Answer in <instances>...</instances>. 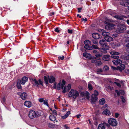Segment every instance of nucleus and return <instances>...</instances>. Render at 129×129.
<instances>
[{
  "label": "nucleus",
  "mask_w": 129,
  "mask_h": 129,
  "mask_svg": "<svg viewBox=\"0 0 129 129\" xmlns=\"http://www.w3.org/2000/svg\"><path fill=\"white\" fill-rule=\"evenodd\" d=\"M25 105L28 108H29L31 106L32 103L29 101H26L24 103Z\"/></svg>",
  "instance_id": "obj_14"
},
{
  "label": "nucleus",
  "mask_w": 129,
  "mask_h": 129,
  "mask_svg": "<svg viewBox=\"0 0 129 129\" xmlns=\"http://www.w3.org/2000/svg\"><path fill=\"white\" fill-rule=\"evenodd\" d=\"M126 29V27L124 25L120 24L118 25L117 28L116 32L117 34L123 33Z\"/></svg>",
  "instance_id": "obj_3"
},
{
  "label": "nucleus",
  "mask_w": 129,
  "mask_h": 129,
  "mask_svg": "<svg viewBox=\"0 0 129 129\" xmlns=\"http://www.w3.org/2000/svg\"><path fill=\"white\" fill-rule=\"evenodd\" d=\"M125 41L126 42H129V37H127L125 39Z\"/></svg>",
  "instance_id": "obj_60"
},
{
  "label": "nucleus",
  "mask_w": 129,
  "mask_h": 129,
  "mask_svg": "<svg viewBox=\"0 0 129 129\" xmlns=\"http://www.w3.org/2000/svg\"><path fill=\"white\" fill-rule=\"evenodd\" d=\"M53 113V114L55 115H57V113L56 112V111L55 110H54L52 111Z\"/></svg>",
  "instance_id": "obj_54"
},
{
  "label": "nucleus",
  "mask_w": 129,
  "mask_h": 129,
  "mask_svg": "<svg viewBox=\"0 0 129 129\" xmlns=\"http://www.w3.org/2000/svg\"><path fill=\"white\" fill-rule=\"evenodd\" d=\"M43 104L47 106L48 107H49V105L48 104V100H46L44 101L43 102Z\"/></svg>",
  "instance_id": "obj_34"
},
{
  "label": "nucleus",
  "mask_w": 129,
  "mask_h": 129,
  "mask_svg": "<svg viewBox=\"0 0 129 129\" xmlns=\"http://www.w3.org/2000/svg\"><path fill=\"white\" fill-rule=\"evenodd\" d=\"M125 66L124 65L121 64L120 66V69L121 70H123L125 68Z\"/></svg>",
  "instance_id": "obj_39"
},
{
  "label": "nucleus",
  "mask_w": 129,
  "mask_h": 129,
  "mask_svg": "<svg viewBox=\"0 0 129 129\" xmlns=\"http://www.w3.org/2000/svg\"><path fill=\"white\" fill-rule=\"evenodd\" d=\"M48 126L49 127L51 128L54 127V124L50 123H48Z\"/></svg>",
  "instance_id": "obj_37"
},
{
  "label": "nucleus",
  "mask_w": 129,
  "mask_h": 129,
  "mask_svg": "<svg viewBox=\"0 0 129 129\" xmlns=\"http://www.w3.org/2000/svg\"><path fill=\"white\" fill-rule=\"evenodd\" d=\"M105 99L103 98H102L99 100V103L100 105H103L105 103Z\"/></svg>",
  "instance_id": "obj_24"
},
{
  "label": "nucleus",
  "mask_w": 129,
  "mask_h": 129,
  "mask_svg": "<svg viewBox=\"0 0 129 129\" xmlns=\"http://www.w3.org/2000/svg\"><path fill=\"white\" fill-rule=\"evenodd\" d=\"M100 44L102 47L104 48L106 50H108L109 48V46L107 44L105 40H102L99 42Z\"/></svg>",
  "instance_id": "obj_5"
},
{
  "label": "nucleus",
  "mask_w": 129,
  "mask_h": 129,
  "mask_svg": "<svg viewBox=\"0 0 129 129\" xmlns=\"http://www.w3.org/2000/svg\"><path fill=\"white\" fill-rule=\"evenodd\" d=\"M112 62L115 65H118L117 61H116V59L113 60H112Z\"/></svg>",
  "instance_id": "obj_48"
},
{
  "label": "nucleus",
  "mask_w": 129,
  "mask_h": 129,
  "mask_svg": "<svg viewBox=\"0 0 129 129\" xmlns=\"http://www.w3.org/2000/svg\"><path fill=\"white\" fill-rule=\"evenodd\" d=\"M28 80V78L27 77L25 76H24L20 80H19V81L21 84H24L25 82L27 81Z\"/></svg>",
  "instance_id": "obj_11"
},
{
  "label": "nucleus",
  "mask_w": 129,
  "mask_h": 129,
  "mask_svg": "<svg viewBox=\"0 0 129 129\" xmlns=\"http://www.w3.org/2000/svg\"><path fill=\"white\" fill-rule=\"evenodd\" d=\"M112 37L114 38H115L117 37L118 36V35L116 34H114L112 35Z\"/></svg>",
  "instance_id": "obj_50"
},
{
  "label": "nucleus",
  "mask_w": 129,
  "mask_h": 129,
  "mask_svg": "<svg viewBox=\"0 0 129 129\" xmlns=\"http://www.w3.org/2000/svg\"><path fill=\"white\" fill-rule=\"evenodd\" d=\"M92 37L95 39H99L100 37V35L98 33H94L92 34Z\"/></svg>",
  "instance_id": "obj_16"
},
{
  "label": "nucleus",
  "mask_w": 129,
  "mask_h": 129,
  "mask_svg": "<svg viewBox=\"0 0 129 129\" xmlns=\"http://www.w3.org/2000/svg\"><path fill=\"white\" fill-rule=\"evenodd\" d=\"M110 56L108 55H105L102 57V59L105 61H108L109 59Z\"/></svg>",
  "instance_id": "obj_19"
},
{
  "label": "nucleus",
  "mask_w": 129,
  "mask_h": 129,
  "mask_svg": "<svg viewBox=\"0 0 129 129\" xmlns=\"http://www.w3.org/2000/svg\"><path fill=\"white\" fill-rule=\"evenodd\" d=\"M55 31L57 33H59L60 31L58 27H57L55 28Z\"/></svg>",
  "instance_id": "obj_55"
},
{
  "label": "nucleus",
  "mask_w": 129,
  "mask_h": 129,
  "mask_svg": "<svg viewBox=\"0 0 129 129\" xmlns=\"http://www.w3.org/2000/svg\"><path fill=\"white\" fill-rule=\"evenodd\" d=\"M114 83L116 84L119 87H120L121 85L120 83H118L117 82H115Z\"/></svg>",
  "instance_id": "obj_51"
},
{
  "label": "nucleus",
  "mask_w": 129,
  "mask_h": 129,
  "mask_svg": "<svg viewBox=\"0 0 129 129\" xmlns=\"http://www.w3.org/2000/svg\"><path fill=\"white\" fill-rule=\"evenodd\" d=\"M114 25L112 23H108L105 26V28L106 29H113L114 28Z\"/></svg>",
  "instance_id": "obj_10"
},
{
  "label": "nucleus",
  "mask_w": 129,
  "mask_h": 129,
  "mask_svg": "<svg viewBox=\"0 0 129 129\" xmlns=\"http://www.w3.org/2000/svg\"><path fill=\"white\" fill-rule=\"evenodd\" d=\"M89 93L88 92H86L85 93V96L86 98L87 99H89Z\"/></svg>",
  "instance_id": "obj_42"
},
{
  "label": "nucleus",
  "mask_w": 129,
  "mask_h": 129,
  "mask_svg": "<svg viewBox=\"0 0 129 129\" xmlns=\"http://www.w3.org/2000/svg\"><path fill=\"white\" fill-rule=\"evenodd\" d=\"M84 43L85 45H90L91 44L90 41L88 40L85 41Z\"/></svg>",
  "instance_id": "obj_32"
},
{
  "label": "nucleus",
  "mask_w": 129,
  "mask_h": 129,
  "mask_svg": "<svg viewBox=\"0 0 129 129\" xmlns=\"http://www.w3.org/2000/svg\"><path fill=\"white\" fill-rule=\"evenodd\" d=\"M92 43L94 44H98V41L96 39H93L92 40Z\"/></svg>",
  "instance_id": "obj_36"
},
{
  "label": "nucleus",
  "mask_w": 129,
  "mask_h": 129,
  "mask_svg": "<svg viewBox=\"0 0 129 129\" xmlns=\"http://www.w3.org/2000/svg\"><path fill=\"white\" fill-rule=\"evenodd\" d=\"M20 83V82H19V80H18L17 84L16 86L19 89H21L22 88Z\"/></svg>",
  "instance_id": "obj_28"
},
{
  "label": "nucleus",
  "mask_w": 129,
  "mask_h": 129,
  "mask_svg": "<svg viewBox=\"0 0 129 129\" xmlns=\"http://www.w3.org/2000/svg\"><path fill=\"white\" fill-rule=\"evenodd\" d=\"M68 32L69 34H72L73 33V30L72 29L70 30L68 29Z\"/></svg>",
  "instance_id": "obj_56"
},
{
  "label": "nucleus",
  "mask_w": 129,
  "mask_h": 129,
  "mask_svg": "<svg viewBox=\"0 0 129 129\" xmlns=\"http://www.w3.org/2000/svg\"><path fill=\"white\" fill-rule=\"evenodd\" d=\"M116 61H117V64H121L122 63V61L121 60L118 58L116 59Z\"/></svg>",
  "instance_id": "obj_40"
},
{
  "label": "nucleus",
  "mask_w": 129,
  "mask_h": 129,
  "mask_svg": "<svg viewBox=\"0 0 129 129\" xmlns=\"http://www.w3.org/2000/svg\"><path fill=\"white\" fill-rule=\"evenodd\" d=\"M114 17L118 20H124L122 15H115L114 16Z\"/></svg>",
  "instance_id": "obj_23"
},
{
  "label": "nucleus",
  "mask_w": 129,
  "mask_h": 129,
  "mask_svg": "<svg viewBox=\"0 0 129 129\" xmlns=\"http://www.w3.org/2000/svg\"><path fill=\"white\" fill-rule=\"evenodd\" d=\"M101 52L104 53H107V51L105 50L104 49V48H102L101 49Z\"/></svg>",
  "instance_id": "obj_43"
},
{
  "label": "nucleus",
  "mask_w": 129,
  "mask_h": 129,
  "mask_svg": "<svg viewBox=\"0 0 129 129\" xmlns=\"http://www.w3.org/2000/svg\"><path fill=\"white\" fill-rule=\"evenodd\" d=\"M101 32H102V35L103 36L106 37L110 35V33L105 31V30L103 29H101Z\"/></svg>",
  "instance_id": "obj_18"
},
{
  "label": "nucleus",
  "mask_w": 129,
  "mask_h": 129,
  "mask_svg": "<svg viewBox=\"0 0 129 129\" xmlns=\"http://www.w3.org/2000/svg\"><path fill=\"white\" fill-rule=\"evenodd\" d=\"M105 40L108 42H110L113 40V38L109 35L105 37Z\"/></svg>",
  "instance_id": "obj_15"
},
{
  "label": "nucleus",
  "mask_w": 129,
  "mask_h": 129,
  "mask_svg": "<svg viewBox=\"0 0 129 129\" xmlns=\"http://www.w3.org/2000/svg\"><path fill=\"white\" fill-rule=\"evenodd\" d=\"M70 113V111H68L65 114V115L67 116V117H68Z\"/></svg>",
  "instance_id": "obj_52"
},
{
  "label": "nucleus",
  "mask_w": 129,
  "mask_h": 129,
  "mask_svg": "<svg viewBox=\"0 0 129 129\" xmlns=\"http://www.w3.org/2000/svg\"><path fill=\"white\" fill-rule=\"evenodd\" d=\"M95 56L96 57H101L102 55L98 53L95 55Z\"/></svg>",
  "instance_id": "obj_49"
},
{
  "label": "nucleus",
  "mask_w": 129,
  "mask_h": 129,
  "mask_svg": "<svg viewBox=\"0 0 129 129\" xmlns=\"http://www.w3.org/2000/svg\"><path fill=\"white\" fill-rule=\"evenodd\" d=\"M120 97L121 99L122 102L124 103H125V100L123 97L122 96H121Z\"/></svg>",
  "instance_id": "obj_46"
},
{
  "label": "nucleus",
  "mask_w": 129,
  "mask_h": 129,
  "mask_svg": "<svg viewBox=\"0 0 129 129\" xmlns=\"http://www.w3.org/2000/svg\"><path fill=\"white\" fill-rule=\"evenodd\" d=\"M105 126L104 124H99L98 127V129H105Z\"/></svg>",
  "instance_id": "obj_22"
},
{
  "label": "nucleus",
  "mask_w": 129,
  "mask_h": 129,
  "mask_svg": "<svg viewBox=\"0 0 129 129\" xmlns=\"http://www.w3.org/2000/svg\"><path fill=\"white\" fill-rule=\"evenodd\" d=\"M120 45V44L118 43H114V46L116 47L119 46Z\"/></svg>",
  "instance_id": "obj_44"
},
{
  "label": "nucleus",
  "mask_w": 129,
  "mask_h": 129,
  "mask_svg": "<svg viewBox=\"0 0 129 129\" xmlns=\"http://www.w3.org/2000/svg\"><path fill=\"white\" fill-rule=\"evenodd\" d=\"M103 70L101 68H99L97 69V71L98 72H103Z\"/></svg>",
  "instance_id": "obj_47"
},
{
  "label": "nucleus",
  "mask_w": 129,
  "mask_h": 129,
  "mask_svg": "<svg viewBox=\"0 0 129 129\" xmlns=\"http://www.w3.org/2000/svg\"><path fill=\"white\" fill-rule=\"evenodd\" d=\"M80 93L82 96H83L85 95V93L84 92H80Z\"/></svg>",
  "instance_id": "obj_62"
},
{
  "label": "nucleus",
  "mask_w": 129,
  "mask_h": 129,
  "mask_svg": "<svg viewBox=\"0 0 129 129\" xmlns=\"http://www.w3.org/2000/svg\"><path fill=\"white\" fill-rule=\"evenodd\" d=\"M64 58V56H59L58 57V59L59 60L61 59L62 60H63Z\"/></svg>",
  "instance_id": "obj_53"
},
{
  "label": "nucleus",
  "mask_w": 129,
  "mask_h": 129,
  "mask_svg": "<svg viewBox=\"0 0 129 129\" xmlns=\"http://www.w3.org/2000/svg\"><path fill=\"white\" fill-rule=\"evenodd\" d=\"M125 49L127 53H129V43L126 44L125 46Z\"/></svg>",
  "instance_id": "obj_29"
},
{
  "label": "nucleus",
  "mask_w": 129,
  "mask_h": 129,
  "mask_svg": "<svg viewBox=\"0 0 129 129\" xmlns=\"http://www.w3.org/2000/svg\"><path fill=\"white\" fill-rule=\"evenodd\" d=\"M104 114H105L107 115H110V111L107 109H105L104 110L102 113Z\"/></svg>",
  "instance_id": "obj_20"
},
{
  "label": "nucleus",
  "mask_w": 129,
  "mask_h": 129,
  "mask_svg": "<svg viewBox=\"0 0 129 129\" xmlns=\"http://www.w3.org/2000/svg\"><path fill=\"white\" fill-rule=\"evenodd\" d=\"M79 94L78 92L76 90L71 89L69 94V97H72L74 99H76Z\"/></svg>",
  "instance_id": "obj_2"
},
{
  "label": "nucleus",
  "mask_w": 129,
  "mask_h": 129,
  "mask_svg": "<svg viewBox=\"0 0 129 129\" xmlns=\"http://www.w3.org/2000/svg\"><path fill=\"white\" fill-rule=\"evenodd\" d=\"M99 94V93L97 91L95 90L94 91V93L91 96V102L94 103L98 99L97 96Z\"/></svg>",
  "instance_id": "obj_4"
},
{
  "label": "nucleus",
  "mask_w": 129,
  "mask_h": 129,
  "mask_svg": "<svg viewBox=\"0 0 129 129\" xmlns=\"http://www.w3.org/2000/svg\"><path fill=\"white\" fill-rule=\"evenodd\" d=\"M82 8H78L77 9L78 10V12L80 13L81 12V10L82 9Z\"/></svg>",
  "instance_id": "obj_63"
},
{
  "label": "nucleus",
  "mask_w": 129,
  "mask_h": 129,
  "mask_svg": "<svg viewBox=\"0 0 129 129\" xmlns=\"http://www.w3.org/2000/svg\"><path fill=\"white\" fill-rule=\"evenodd\" d=\"M120 4L121 5L125 7L128 6L129 5V3L126 2H122L120 3Z\"/></svg>",
  "instance_id": "obj_25"
},
{
  "label": "nucleus",
  "mask_w": 129,
  "mask_h": 129,
  "mask_svg": "<svg viewBox=\"0 0 129 129\" xmlns=\"http://www.w3.org/2000/svg\"><path fill=\"white\" fill-rule=\"evenodd\" d=\"M27 94L25 92H23L20 95V97L23 100H25L27 97Z\"/></svg>",
  "instance_id": "obj_17"
},
{
  "label": "nucleus",
  "mask_w": 129,
  "mask_h": 129,
  "mask_svg": "<svg viewBox=\"0 0 129 129\" xmlns=\"http://www.w3.org/2000/svg\"><path fill=\"white\" fill-rule=\"evenodd\" d=\"M91 46L92 48H93L95 49H100V48L96 45H93Z\"/></svg>",
  "instance_id": "obj_38"
},
{
  "label": "nucleus",
  "mask_w": 129,
  "mask_h": 129,
  "mask_svg": "<svg viewBox=\"0 0 129 129\" xmlns=\"http://www.w3.org/2000/svg\"><path fill=\"white\" fill-rule=\"evenodd\" d=\"M62 83L61 84L59 83L57 85V89L58 90H60L61 88L62 89H63V87L64 85L65 84L66 82L64 80H62Z\"/></svg>",
  "instance_id": "obj_9"
},
{
  "label": "nucleus",
  "mask_w": 129,
  "mask_h": 129,
  "mask_svg": "<svg viewBox=\"0 0 129 129\" xmlns=\"http://www.w3.org/2000/svg\"><path fill=\"white\" fill-rule=\"evenodd\" d=\"M67 91H68L70 90L71 88V84H69L67 86Z\"/></svg>",
  "instance_id": "obj_45"
},
{
  "label": "nucleus",
  "mask_w": 129,
  "mask_h": 129,
  "mask_svg": "<svg viewBox=\"0 0 129 129\" xmlns=\"http://www.w3.org/2000/svg\"><path fill=\"white\" fill-rule=\"evenodd\" d=\"M102 64V63L101 61H97L96 63V65L97 66L101 65Z\"/></svg>",
  "instance_id": "obj_41"
},
{
  "label": "nucleus",
  "mask_w": 129,
  "mask_h": 129,
  "mask_svg": "<svg viewBox=\"0 0 129 129\" xmlns=\"http://www.w3.org/2000/svg\"><path fill=\"white\" fill-rule=\"evenodd\" d=\"M94 84L95 83L92 81L88 83V87L89 89L90 90H92L93 87L92 85Z\"/></svg>",
  "instance_id": "obj_13"
},
{
  "label": "nucleus",
  "mask_w": 129,
  "mask_h": 129,
  "mask_svg": "<svg viewBox=\"0 0 129 129\" xmlns=\"http://www.w3.org/2000/svg\"><path fill=\"white\" fill-rule=\"evenodd\" d=\"M44 80L45 81L46 83V84H48V77H47L45 76H44Z\"/></svg>",
  "instance_id": "obj_30"
},
{
  "label": "nucleus",
  "mask_w": 129,
  "mask_h": 129,
  "mask_svg": "<svg viewBox=\"0 0 129 129\" xmlns=\"http://www.w3.org/2000/svg\"><path fill=\"white\" fill-rule=\"evenodd\" d=\"M33 81L35 83V85L36 87H38V85H41L43 86V82L41 81V80L39 79L38 81L36 79H33Z\"/></svg>",
  "instance_id": "obj_8"
},
{
  "label": "nucleus",
  "mask_w": 129,
  "mask_h": 129,
  "mask_svg": "<svg viewBox=\"0 0 129 129\" xmlns=\"http://www.w3.org/2000/svg\"><path fill=\"white\" fill-rule=\"evenodd\" d=\"M50 120L52 121H54L56 119V117L54 115H51L49 117Z\"/></svg>",
  "instance_id": "obj_21"
},
{
  "label": "nucleus",
  "mask_w": 129,
  "mask_h": 129,
  "mask_svg": "<svg viewBox=\"0 0 129 129\" xmlns=\"http://www.w3.org/2000/svg\"><path fill=\"white\" fill-rule=\"evenodd\" d=\"M115 92L117 93V95L119 96L120 94V91H118V90H116Z\"/></svg>",
  "instance_id": "obj_59"
},
{
  "label": "nucleus",
  "mask_w": 129,
  "mask_h": 129,
  "mask_svg": "<svg viewBox=\"0 0 129 129\" xmlns=\"http://www.w3.org/2000/svg\"><path fill=\"white\" fill-rule=\"evenodd\" d=\"M84 48L85 49L88 50H92V46H89V45H85L84 46Z\"/></svg>",
  "instance_id": "obj_26"
},
{
  "label": "nucleus",
  "mask_w": 129,
  "mask_h": 129,
  "mask_svg": "<svg viewBox=\"0 0 129 129\" xmlns=\"http://www.w3.org/2000/svg\"><path fill=\"white\" fill-rule=\"evenodd\" d=\"M108 122L110 125L115 126L117 125V122L114 119L110 118L109 119Z\"/></svg>",
  "instance_id": "obj_6"
},
{
  "label": "nucleus",
  "mask_w": 129,
  "mask_h": 129,
  "mask_svg": "<svg viewBox=\"0 0 129 129\" xmlns=\"http://www.w3.org/2000/svg\"><path fill=\"white\" fill-rule=\"evenodd\" d=\"M111 68L112 69H113L114 70H115L116 69V68L115 67L112 66H111Z\"/></svg>",
  "instance_id": "obj_64"
},
{
  "label": "nucleus",
  "mask_w": 129,
  "mask_h": 129,
  "mask_svg": "<svg viewBox=\"0 0 129 129\" xmlns=\"http://www.w3.org/2000/svg\"><path fill=\"white\" fill-rule=\"evenodd\" d=\"M61 117L62 119H65L67 117L65 115L64 116H61Z\"/></svg>",
  "instance_id": "obj_61"
},
{
  "label": "nucleus",
  "mask_w": 129,
  "mask_h": 129,
  "mask_svg": "<svg viewBox=\"0 0 129 129\" xmlns=\"http://www.w3.org/2000/svg\"><path fill=\"white\" fill-rule=\"evenodd\" d=\"M91 62L92 63H96L97 60L95 57H93L91 59Z\"/></svg>",
  "instance_id": "obj_27"
},
{
  "label": "nucleus",
  "mask_w": 129,
  "mask_h": 129,
  "mask_svg": "<svg viewBox=\"0 0 129 129\" xmlns=\"http://www.w3.org/2000/svg\"><path fill=\"white\" fill-rule=\"evenodd\" d=\"M41 115V113L40 112H36L33 110H30L28 114V116L31 119H33L36 117L39 116Z\"/></svg>",
  "instance_id": "obj_1"
},
{
  "label": "nucleus",
  "mask_w": 129,
  "mask_h": 129,
  "mask_svg": "<svg viewBox=\"0 0 129 129\" xmlns=\"http://www.w3.org/2000/svg\"><path fill=\"white\" fill-rule=\"evenodd\" d=\"M109 69V67L107 66H104L103 68V70L104 71H108Z\"/></svg>",
  "instance_id": "obj_33"
},
{
  "label": "nucleus",
  "mask_w": 129,
  "mask_h": 129,
  "mask_svg": "<svg viewBox=\"0 0 129 129\" xmlns=\"http://www.w3.org/2000/svg\"><path fill=\"white\" fill-rule=\"evenodd\" d=\"M63 89L62 91V92L63 93H65V92H67V88L66 86H65L64 88L63 87Z\"/></svg>",
  "instance_id": "obj_35"
},
{
  "label": "nucleus",
  "mask_w": 129,
  "mask_h": 129,
  "mask_svg": "<svg viewBox=\"0 0 129 129\" xmlns=\"http://www.w3.org/2000/svg\"><path fill=\"white\" fill-rule=\"evenodd\" d=\"M110 53L111 54L114 55L111 56V57L115 59L119 58V57L116 55L119 54V53L116 51H112L110 52Z\"/></svg>",
  "instance_id": "obj_7"
},
{
  "label": "nucleus",
  "mask_w": 129,
  "mask_h": 129,
  "mask_svg": "<svg viewBox=\"0 0 129 129\" xmlns=\"http://www.w3.org/2000/svg\"><path fill=\"white\" fill-rule=\"evenodd\" d=\"M48 78L49 82L51 83H52L55 81V78L52 76H48Z\"/></svg>",
  "instance_id": "obj_12"
},
{
  "label": "nucleus",
  "mask_w": 129,
  "mask_h": 129,
  "mask_svg": "<svg viewBox=\"0 0 129 129\" xmlns=\"http://www.w3.org/2000/svg\"><path fill=\"white\" fill-rule=\"evenodd\" d=\"M44 100L43 99V98H41V99H39V102H40L42 103L44 101Z\"/></svg>",
  "instance_id": "obj_57"
},
{
  "label": "nucleus",
  "mask_w": 129,
  "mask_h": 129,
  "mask_svg": "<svg viewBox=\"0 0 129 129\" xmlns=\"http://www.w3.org/2000/svg\"><path fill=\"white\" fill-rule=\"evenodd\" d=\"M121 94L123 95L124 94L125 92L124 91L122 90H120L119 91Z\"/></svg>",
  "instance_id": "obj_58"
},
{
  "label": "nucleus",
  "mask_w": 129,
  "mask_h": 129,
  "mask_svg": "<svg viewBox=\"0 0 129 129\" xmlns=\"http://www.w3.org/2000/svg\"><path fill=\"white\" fill-rule=\"evenodd\" d=\"M90 55L89 53L87 52L84 53H83V56L84 57H85L87 58Z\"/></svg>",
  "instance_id": "obj_31"
}]
</instances>
